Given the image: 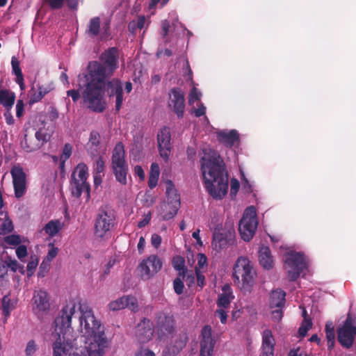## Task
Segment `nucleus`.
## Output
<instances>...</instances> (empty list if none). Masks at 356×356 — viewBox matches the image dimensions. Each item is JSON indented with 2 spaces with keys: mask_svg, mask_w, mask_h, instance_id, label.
Segmentation results:
<instances>
[{
  "mask_svg": "<svg viewBox=\"0 0 356 356\" xmlns=\"http://www.w3.org/2000/svg\"><path fill=\"white\" fill-rule=\"evenodd\" d=\"M74 304L63 307L55 318L54 332L52 336L56 341L52 344L54 356H104L110 346L106 335L105 327L98 321L86 302H79V322L84 338L83 348L78 347V338L70 339L67 332L70 331L72 317L75 313Z\"/></svg>",
  "mask_w": 356,
  "mask_h": 356,
  "instance_id": "obj_1",
  "label": "nucleus"
},
{
  "mask_svg": "<svg viewBox=\"0 0 356 356\" xmlns=\"http://www.w3.org/2000/svg\"><path fill=\"white\" fill-rule=\"evenodd\" d=\"M119 49L109 47L101 54L99 61L88 63V74L78 76L79 88L84 87L82 97L92 111L101 113L105 109L103 100L105 81L119 67Z\"/></svg>",
  "mask_w": 356,
  "mask_h": 356,
  "instance_id": "obj_2",
  "label": "nucleus"
},
{
  "mask_svg": "<svg viewBox=\"0 0 356 356\" xmlns=\"http://www.w3.org/2000/svg\"><path fill=\"white\" fill-rule=\"evenodd\" d=\"M201 171L206 191L215 200H222L228 191V172L224 160L215 150H210L200 159Z\"/></svg>",
  "mask_w": 356,
  "mask_h": 356,
  "instance_id": "obj_3",
  "label": "nucleus"
},
{
  "mask_svg": "<svg viewBox=\"0 0 356 356\" xmlns=\"http://www.w3.org/2000/svg\"><path fill=\"white\" fill-rule=\"evenodd\" d=\"M256 272L250 261L245 257L237 259L233 268L234 284L244 294L250 293L255 283Z\"/></svg>",
  "mask_w": 356,
  "mask_h": 356,
  "instance_id": "obj_4",
  "label": "nucleus"
},
{
  "mask_svg": "<svg viewBox=\"0 0 356 356\" xmlns=\"http://www.w3.org/2000/svg\"><path fill=\"white\" fill-rule=\"evenodd\" d=\"M88 168L83 163H79L73 170L70 181V190L72 195L79 198L83 193H86V200L90 198V186L87 181Z\"/></svg>",
  "mask_w": 356,
  "mask_h": 356,
  "instance_id": "obj_5",
  "label": "nucleus"
},
{
  "mask_svg": "<svg viewBox=\"0 0 356 356\" xmlns=\"http://www.w3.org/2000/svg\"><path fill=\"white\" fill-rule=\"evenodd\" d=\"M115 220V211L111 207H99L94 221L95 235L100 238L107 236L114 227Z\"/></svg>",
  "mask_w": 356,
  "mask_h": 356,
  "instance_id": "obj_6",
  "label": "nucleus"
},
{
  "mask_svg": "<svg viewBox=\"0 0 356 356\" xmlns=\"http://www.w3.org/2000/svg\"><path fill=\"white\" fill-rule=\"evenodd\" d=\"M111 168L116 181L122 185H127L129 167L125 159L124 147L121 142L118 143L113 149Z\"/></svg>",
  "mask_w": 356,
  "mask_h": 356,
  "instance_id": "obj_7",
  "label": "nucleus"
},
{
  "mask_svg": "<svg viewBox=\"0 0 356 356\" xmlns=\"http://www.w3.org/2000/svg\"><path fill=\"white\" fill-rule=\"evenodd\" d=\"M356 336V316L348 312L341 327L337 329V339L347 349L351 348Z\"/></svg>",
  "mask_w": 356,
  "mask_h": 356,
  "instance_id": "obj_8",
  "label": "nucleus"
},
{
  "mask_svg": "<svg viewBox=\"0 0 356 356\" xmlns=\"http://www.w3.org/2000/svg\"><path fill=\"white\" fill-rule=\"evenodd\" d=\"M258 221L254 207L247 208L239 221L238 231L244 241H250L257 228Z\"/></svg>",
  "mask_w": 356,
  "mask_h": 356,
  "instance_id": "obj_9",
  "label": "nucleus"
},
{
  "mask_svg": "<svg viewBox=\"0 0 356 356\" xmlns=\"http://www.w3.org/2000/svg\"><path fill=\"white\" fill-rule=\"evenodd\" d=\"M155 328L160 340L167 339L176 330V321L173 315L159 312L155 316Z\"/></svg>",
  "mask_w": 356,
  "mask_h": 356,
  "instance_id": "obj_10",
  "label": "nucleus"
},
{
  "mask_svg": "<svg viewBox=\"0 0 356 356\" xmlns=\"http://www.w3.org/2000/svg\"><path fill=\"white\" fill-rule=\"evenodd\" d=\"M285 263L290 268L287 272L288 277L292 282L296 281L307 267L305 256L300 252L289 254Z\"/></svg>",
  "mask_w": 356,
  "mask_h": 356,
  "instance_id": "obj_11",
  "label": "nucleus"
},
{
  "mask_svg": "<svg viewBox=\"0 0 356 356\" xmlns=\"http://www.w3.org/2000/svg\"><path fill=\"white\" fill-rule=\"evenodd\" d=\"M162 267V261L157 255H150L143 259L139 264L138 269L140 277L143 280H149L157 273Z\"/></svg>",
  "mask_w": 356,
  "mask_h": 356,
  "instance_id": "obj_12",
  "label": "nucleus"
},
{
  "mask_svg": "<svg viewBox=\"0 0 356 356\" xmlns=\"http://www.w3.org/2000/svg\"><path fill=\"white\" fill-rule=\"evenodd\" d=\"M168 107L178 118H182L185 111L184 93L180 88H173L169 92Z\"/></svg>",
  "mask_w": 356,
  "mask_h": 356,
  "instance_id": "obj_13",
  "label": "nucleus"
},
{
  "mask_svg": "<svg viewBox=\"0 0 356 356\" xmlns=\"http://www.w3.org/2000/svg\"><path fill=\"white\" fill-rule=\"evenodd\" d=\"M101 19L99 17L91 18L86 29V35L90 38L99 37L101 40H107L110 36L109 24H105L101 32Z\"/></svg>",
  "mask_w": 356,
  "mask_h": 356,
  "instance_id": "obj_14",
  "label": "nucleus"
},
{
  "mask_svg": "<svg viewBox=\"0 0 356 356\" xmlns=\"http://www.w3.org/2000/svg\"><path fill=\"white\" fill-rule=\"evenodd\" d=\"M200 356H211L216 343V340L212 337V329L209 325H204L200 334Z\"/></svg>",
  "mask_w": 356,
  "mask_h": 356,
  "instance_id": "obj_15",
  "label": "nucleus"
},
{
  "mask_svg": "<svg viewBox=\"0 0 356 356\" xmlns=\"http://www.w3.org/2000/svg\"><path fill=\"white\" fill-rule=\"evenodd\" d=\"M15 196L20 198L26 191V175L20 166H14L11 170Z\"/></svg>",
  "mask_w": 356,
  "mask_h": 356,
  "instance_id": "obj_16",
  "label": "nucleus"
},
{
  "mask_svg": "<svg viewBox=\"0 0 356 356\" xmlns=\"http://www.w3.org/2000/svg\"><path fill=\"white\" fill-rule=\"evenodd\" d=\"M188 341L187 332L181 331L172 337L171 343L163 350V356H176L186 346Z\"/></svg>",
  "mask_w": 356,
  "mask_h": 356,
  "instance_id": "obj_17",
  "label": "nucleus"
},
{
  "mask_svg": "<svg viewBox=\"0 0 356 356\" xmlns=\"http://www.w3.org/2000/svg\"><path fill=\"white\" fill-rule=\"evenodd\" d=\"M234 232L216 228L213 234L212 246L216 251L225 248L234 243Z\"/></svg>",
  "mask_w": 356,
  "mask_h": 356,
  "instance_id": "obj_18",
  "label": "nucleus"
},
{
  "mask_svg": "<svg viewBox=\"0 0 356 356\" xmlns=\"http://www.w3.org/2000/svg\"><path fill=\"white\" fill-rule=\"evenodd\" d=\"M170 131L168 127H164L157 134L158 148L160 156L168 161L171 152Z\"/></svg>",
  "mask_w": 356,
  "mask_h": 356,
  "instance_id": "obj_19",
  "label": "nucleus"
},
{
  "mask_svg": "<svg viewBox=\"0 0 356 356\" xmlns=\"http://www.w3.org/2000/svg\"><path fill=\"white\" fill-rule=\"evenodd\" d=\"M154 334L152 323L150 320L143 318L137 325L136 337L138 341L141 343H147L152 339Z\"/></svg>",
  "mask_w": 356,
  "mask_h": 356,
  "instance_id": "obj_20",
  "label": "nucleus"
},
{
  "mask_svg": "<svg viewBox=\"0 0 356 356\" xmlns=\"http://www.w3.org/2000/svg\"><path fill=\"white\" fill-rule=\"evenodd\" d=\"M34 307L33 310L40 312H46L49 309L50 304L48 294L43 290L35 291L33 295Z\"/></svg>",
  "mask_w": 356,
  "mask_h": 356,
  "instance_id": "obj_21",
  "label": "nucleus"
},
{
  "mask_svg": "<svg viewBox=\"0 0 356 356\" xmlns=\"http://www.w3.org/2000/svg\"><path fill=\"white\" fill-rule=\"evenodd\" d=\"M275 340L271 330H265L262 335V353L261 356L274 355Z\"/></svg>",
  "mask_w": 356,
  "mask_h": 356,
  "instance_id": "obj_22",
  "label": "nucleus"
},
{
  "mask_svg": "<svg viewBox=\"0 0 356 356\" xmlns=\"http://www.w3.org/2000/svg\"><path fill=\"white\" fill-rule=\"evenodd\" d=\"M218 140L227 147H232L239 140V135L236 130L229 131H220L217 133Z\"/></svg>",
  "mask_w": 356,
  "mask_h": 356,
  "instance_id": "obj_23",
  "label": "nucleus"
},
{
  "mask_svg": "<svg viewBox=\"0 0 356 356\" xmlns=\"http://www.w3.org/2000/svg\"><path fill=\"white\" fill-rule=\"evenodd\" d=\"M222 293L218 295L216 304L218 308L227 309L229 307L234 296L229 284H225L222 288Z\"/></svg>",
  "mask_w": 356,
  "mask_h": 356,
  "instance_id": "obj_24",
  "label": "nucleus"
},
{
  "mask_svg": "<svg viewBox=\"0 0 356 356\" xmlns=\"http://www.w3.org/2000/svg\"><path fill=\"white\" fill-rule=\"evenodd\" d=\"M286 293L277 289L271 292L269 299V305L270 308H283L286 302Z\"/></svg>",
  "mask_w": 356,
  "mask_h": 356,
  "instance_id": "obj_25",
  "label": "nucleus"
},
{
  "mask_svg": "<svg viewBox=\"0 0 356 356\" xmlns=\"http://www.w3.org/2000/svg\"><path fill=\"white\" fill-rule=\"evenodd\" d=\"M259 261L260 265L266 270L273 267V259L270 250L267 246L260 248L259 251Z\"/></svg>",
  "mask_w": 356,
  "mask_h": 356,
  "instance_id": "obj_26",
  "label": "nucleus"
},
{
  "mask_svg": "<svg viewBox=\"0 0 356 356\" xmlns=\"http://www.w3.org/2000/svg\"><path fill=\"white\" fill-rule=\"evenodd\" d=\"M15 101V94L6 89H0V104L6 110H11Z\"/></svg>",
  "mask_w": 356,
  "mask_h": 356,
  "instance_id": "obj_27",
  "label": "nucleus"
},
{
  "mask_svg": "<svg viewBox=\"0 0 356 356\" xmlns=\"http://www.w3.org/2000/svg\"><path fill=\"white\" fill-rule=\"evenodd\" d=\"M12 73L16 76L15 82L19 86L22 90L25 89L24 76L20 67V63L15 56L11 58Z\"/></svg>",
  "mask_w": 356,
  "mask_h": 356,
  "instance_id": "obj_28",
  "label": "nucleus"
},
{
  "mask_svg": "<svg viewBox=\"0 0 356 356\" xmlns=\"http://www.w3.org/2000/svg\"><path fill=\"white\" fill-rule=\"evenodd\" d=\"M105 90L110 97L115 96L116 94L122 91V82L118 79H113L108 81H105L104 93Z\"/></svg>",
  "mask_w": 356,
  "mask_h": 356,
  "instance_id": "obj_29",
  "label": "nucleus"
},
{
  "mask_svg": "<svg viewBox=\"0 0 356 356\" xmlns=\"http://www.w3.org/2000/svg\"><path fill=\"white\" fill-rule=\"evenodd\" d=\"M63 224L59 220L49 221L43 228V230L50 237L56 236L63 228Z\"/></svg>",
  "mask_w": 356,
  "mask_h": 356,
  "instance_id": "obj_30",
  "label": "nucleus"
},
{
  "mask_svg": "<svg viewBox=\"0 0 356 356\" xmlns=\"http://www.w3.org/2000/svg\"><path fill=\"white\" fill-rule=\"evenodd\" d=\"M166 195L168 202L177 203V201L178 203H180L179 195L177 193L175 186L171 180L166 181Z\"/></svg>",
  "mask_w": 356,
  "mask_h": 356,
  "instance_id": "obj_31",
  "label": "nucleus"
},
{
  "mask_svg": "<svg viewBox=\"0 0 356 356\" xmlns=\"http://www.w3.org/2000/svg\"><path fill=\"white\" fill-rule=\"evenodd\" d=\"M179 206L180 203H178L177 201V203L167 202L165 204L163 205V210L166 211V212L163 215L162 219L163 220H168L174 218L177 213Z\"/></svg>",
  "mask_w": 356,
  "mask_h": 356,
  "instance_id": "obj_32",
  "label": "nucleus"
},
{
  "mask_svg": "<svg viewBox=\"0 0 356 356\" xmlns=\"http://www.w3.org/2000/svg\"><path fill=\"white\" fill-rule=\"evenodd\" d=\"M17 302L15 300H11L9 295H6L1 300V309L3 314L7 317L10 315V312L15 308Z\"/></svg>",
  "mask_w": 356,
  "mask_h": 356,
  "instance_id": "obj_33",
  "label": "nucleus"
},
{
  "mask_svg": "<svg viewBox=\"0 0 356 356\" xmlns=\"http://www.w3.org/2000/svg\"><path fill=\"white\" fill-rule=\"evenodd\" d=\"M2 266L3 268H8L13 272H19L22 274L24 273V266L20 265L17 260L12 259L10 257H7L4 261H3Z\"/></svg>",
  "mask_w": 356,
  "mask_h": 356,
  "instance_id": "obj_34",
  "label": "nucleus"
},
{
  "mask_svg": "<svg viewBox=\"0 0 356 356\" xmlns=\"http://www.w3.org/2000/svg\"><path fill=\"white\" fill-rule=\"evenodd\" d=\"M173 268L179 271V275L185 277L187 273V268L185 267V260L184 257L181 256H175L173 257L172 261Z\"/></svg>",
  "mask_w": 356,
  "mask_h": 356,
  "instance_id": "obj_35",
  "label": "nucleus"
},
{
  "mask_svg": "<svg viewBox=\"0 0 356 356\" xmlns=\"http://www.w3.org/2000/svg\"><path fill=\"white\" fill-rule=\"evenodd\" d=\"M22 146L23 149L27 152H31L39 149L41 147V143L33 142V139H29L27 135L24 136V140L22 141Z\"/></svg>",
  "mask_w": 356,
  "mask_h": 356,
  "instance_id": "obj_36",
  "label": "nucleus"
},
{
  "mask_svg": "<svg viewBox=\"0 0 356 356\" xmlns=\"http://www.w3.org/2000/svg\"><path fill=\"white\" fill-rule=\"evenodd\" d=\"M145 16H139L137 20H133L128 24V29L131 33H134L136 30L144 28L145 23Z\"/></svg>",
  "mask_w": 356,
  "mask_h": 356,
  "instance_id": "obj_37",
  "label": "nucleus"
},
{
  "mask_svg": "<svg viewBox=\"0 0 356 356\" xmlns=\"http://www.w3.org/2000/svg\"><path fill=\"white\" fill-rule=\"evenodd\" d=\"M126 304V308L129 310L136 312L138 311V303L136 297L133 296H124Z\"/></svg>",
  "mask_w": 356,
  "mask_h": 356,
  "instance_id": "obj_38",
  "label": "nucleus"
},
{
  "mask_svg": "<svg viewBox=\"0 0 356 356\" xmlns=\"http://www.w3.org/2000/svg\"><path fill=\"white\" fill-rule=\"evenodd\" d=\"M1 215H3L5 218L1 226L2 232L3 234L11 232L14 228L12 220L9 218L7 213L1 212Z\"/></svg>",
  "mask_w": 356,
  "mask_h": 356,
  "instance_id": "obj_39",
  "label": "nucleus"
},
{
  "mask_svg": "<svg viewBox=\"0 0 356 356\" xmlns=\"http://www.w3.org/2000/svg\"><path fill=\"white\" fill-rule=\"evenodd\" d=\"M125 297L124 296L111 302L108 305V307L111 311H118L126 308V304L124 303Z\"/></svg>",
  "mask_w": 356,
  "mask_h": 356,
  "instance_id": "obj_40",
  "label": "nucleus"
},
{
  "mask_svg": "<svg viewBox=\"0 0 356 356\" xmlns=\"http://www.w3.org/2000/svg\"><path fill=\"white\" fill-rule=\"evenodd\" d=\"M312 323L311 319H304L301 325L298 328V334L301 338L305 337L307 332L312 328Z\"/></svg>",
  "mask_w": 356,
  "mask_h": 356,
  "instance_id": "obj_41",
  "label": "nucleus"
},
{
  "mask_svg": "<svg viewBox=\"0 0 356 356\" xmlns=\"http://www.w3.org/2000/svg\"><path fill=\"white\" fill-rule=\"evenodd\" d=\"M31 96L29 101V104L30 105H33L40 100L45 96L40 90L38 89L35 91L34 90V88L33 87L31 90Z\"/></svg>",
  "mask_w": 356,
  "mask_h": 356,
  "instance_id": "obj_42",
  "label": "nucleus"
},
{
  "mask_svg": "<svg viewBox=\"0 0 356 356\" xmlns=\"http://www.w3.org/2000/svg\"><path fill=\"white\" fill-rule=\"evenodd\" d=\"M36 142L40 143L41 146L46 142H47L50 138V136L43 129H39L35 132V134Z\"/></svg>",
  "mask_w": 356,
  "mask_h": 356,
  "instance_id": "obj_43",
  "label": "nucleus"
},
{
  "mask_svg": "<svg viewBox=\"0 0 356 356\" xmlns=\"http://www.w3.org/2000/svg\"><path fill=\"white\" fill-rule=\"evenodd\" d=\"M38 89L40 90L44 95L54 90V84L53 81H49L43 84H38Z\"/></svg>",
  "mask_w": 356,
  "mask_h": 356,
  "instance_id": "obj_44",
  "label": "nucleus"
},
{
  "mask_svg": "<svg viewBox=\"0 0 356 356\" xmlns=\"http://www.w3.org/2000/svg\"><path fill=\"white\" fill-rule=\"evenodd\" d=\"M72 149H73V147L71 144L65 143L63 147L62 154L60 156V159H63V160H66V161L67 159H69L70 158V156H72Z\"/></svg>",
  "mask_w": 356,
  "mask_h": 356,
  "instance_id": "obj_45",
  "label": "nucleus"
},
{
  "mask_svg": "<svg viewBox=\"0 0 356 356\" xmlns=\"http://www.w3.org/2000/svg\"><path fill=\"white\" fill-rule=\"evenodd\" d=\"M49 250L44 260L51 262L56 257L58 252V248L55 247L52 243H49Z\"/></svg>",
  "mask_w": 356,
  "mask_h": 356,
  "instance_id": "obj_46",
  "label": "nucleus"
},
{
  "mask_svg": "<svg viewBox=\"0 0 356 356\" xmlns=\"http://www.w3.org/2000/svg\"><path fill=\"white\" fill-rule=\"evenodd\" d=\"M50 263L46 260H44L39 268V270L38 272V276L39 277H44L46 274L48 273L50 268Z\"/></svg>",
  "mask_w": 356,
  "mask_h": 356,
  "instance_id": "obj_47",
  "label": "nucleus"
},
{
  "mask_svg": "<svg viewBox=\"0 0 356 356\" xmlns=\"http://www.w3.org/2000/svg\"><path fill=\"white\" fill-rule=\"evenodd\" d=\"M173 288L177 295H181L184 291V282L180 277H177L173 281Z\"/></svg>",
  "mask_w": 356,
  "mask_h": 356,
  "instance_id": "obj_48",
  "label": "nucleus"
},
{
  "mask_svg": "<svg viewBox=\"0 0 356 356\" xmlns=\"http://www.w3.org/2000/svg\"><path fill=\"white\" fill-rule=\"evenodd\" d=\"M89 143L95 147H97L100 144V135L97 131L90 132Z\"/></svg>",
  "mask_w": 356,
  "mask_h": 356,
  "instance_id": "obj_49",
  "label": "nucleus"
},
{
  "mask_svg": "<svg viewBox=\"0 0 356 356\" xmlns=\"http://www.w3.org/2000/svg\"><path fill=\"white\" fill-rule=\"evenodd\" d=\"M4 241L8 245H17L21 243L20 236L15 234L7 236Z\"/></svg>",
  "mask_w": 356,
  "mask_h": 356,
  "instance_id": "obj_50",
  "label": "nucleus"
},
{
  "mask_svg": "<svg viewBox=\"0 0 356 356\" xmlns=\"http://www.w3.org/2000/svg\"><path fill=\"white\" fill-rule=\"evenodd\" d=\"M239 188V181L236 179L232 178L230 181V195L232 197L235 196L238 193Z\"/></svg>",
  "mask_w": 356,
  "mask_h": 356,
  "instance_id": "obj_51",
  "label": "nucleus"
},
{
  "mask_svg": "<svg viewBox=\"0 0 356 356\" xmlns=\"http://www.w3.org/2000/svg\"><path fill=\"white\" fill-rule=\"evenodd\" d=\"M38 264V259H33L28 262L26 266L27 275L31 277L33 275Z\"/></svg>",
  "mask_w": 356,
  "mask_h": 356,
  "instance_id": "obj_52",
  "label": "nucleus"
},
{
  "mask_svg": "<svg viewBox=\"0 0 356 356\" xmlns=\"http://www.w3.org/2000/svg\"><path fill=\"white\" fill-rule=\"evenodd\" d=\"M195 275L197 280V284L198 286L200 287V289H202L205 285V277L201 273L200 269L197 268V267H195Z\"/></svg>",
  "mask_w": 356,
  "mask_h": 356,
  "instance_id": "obj_53",
  "label": "nucleus"
},
{
  "mask_svg": "<svg viewBox=\"0 0 356 356\" xmlns=\"http://www.w3.org/2000/svg\"><path fill=\"white\" fill-rule=\"evenodd\" d=\"M36 350H37V345L35 344V341L31 340L28 342V343L26 345V347L25 349L26 355L27 356H31L32 355H33L35 353Z\"/></svg>",
  "mask_w": 356,
  "mask_h": 356,
  "instance_id": "obj_54",
  "label": "nucleus"
},
{
  "mask_svg": "<svg viewBox=\"0 0 356 356\" xmlns=\"http://www.w3.org/2000/svg\"><path fill=\"white\" fill-rule=\"evenodd\" d=\"M104 166H105V163H104V159L102 156H99L97 159V160L96 161L95 168V174L102 173L104 170Z\"/></svg>",
  "mask_w": 356,
  "mask_h": 356,
  "instance_id": "obj_55",
  "label": "nucleus"
},
{
  "mask_svg": "<svg viewBox=\"0 0 356 356\" xmlns=\"http://www.w3.org/2000/svg\"><path fill=\"white\" fill-rule=\"evenodd\" d=\"M325 330L327 339H335L334 329L332 323H326Z\"/></svg>",
  "mask_w": 356,
  "mask_h": 356,
  "instance_id": "obj_56",
  "label": "nucleus"
},
{
  "mask_svg": "<svg viewBox=\"0 0 356 356\" xmlns=\"http://www.w3.org/2000/svg\"><path fill=\"white\" fill-rule=\"evenodd\" d=\"M24 104L22 99H18L16 104V115L21 118L24 114Z\"/></svg>",
  "mask_w": 356,
  "mask_h": 356,
  "instance_id": "obj_57",
  "label": "nucleus"
},
{
  "mask_svg": "<svg viewBox=\"0 0 356 356\" xmlns=\"http://www.w3.org/2000/svg\"><path fill=\"white\" fill-rule=\"evenodd\" d=\"M16 254L19 259L24 258L27 254V248L24 245H19L16 249Z\"/></svg>",
  "mask_w": 356,
  "mask_h": 356,
  "instance_id": "obj_58",
  "label": "nucleus"
},
{
  "mask_svg": "<svg viewBox=\"0 0 356 356\" xmlns=\"http://www.w3.org/2000/svg\"><path fill=\"white\" fill-rule=\"evenodd\" d=\"M135 356H155V354L148 348H140L136 352Z\"/></svg>",
  "mask_w": 356,
  "mask_h": 356,
  "instance_id": "obj_59",
  "label": "nucleus"
},
{
  "mask_svg": "<svg viewBox=\"0 0 356 356\" xmlns=\"http://www.w3.org/2000/svg\"><path fill=\"white\" fill-rule=\"evenodd\" d=\"M115 111H120L123 102V90L115 95Z\"/></svg>",
  "mask_w": 356,
  "mask_h": 356,
  "instance_id": "obj_60",
  "label": "nucleus"
},
{
  "mask_svg": "<svg viewBox=\"0 0 356 356\" xmlns=\"http://www.w3.org/2000/svg\"><path fill=\"white\" fill-rule=\"evenodd\" d=\"M283 317L282 308H277L272 312V318L274 321L279 322Z\"/></svg>",
  "mask_w": 356,
  "mask_h": 356,
  "instance_id": "obj_61",
  "label": "nucleus"
},
{
  "mask_svg": "<svg viewBox=\"0 0 356 356\" xmlns=\"http://www.w3.org/2000/svg\"><path fill=\"white\" fill-rule=\"evenodd\" d=\"M216 314L218 316V318H220V322L222 323H223V324L226 323L227 318V312L225 311V309L223 308H218L216 311Z\"/></svg>",
  "mask_w": 356,
  "mask_h": 356,
  "instance_id": "obj_62",
  "label": "nucleus"
},
{
  "mask_svg": "<svg viewBox=\"0 0 356 356\" xmlns=\"http://www.w3.org/2000/svg\"><path fill=\"white\" fill-rule=\"evenodd\" d=\"M201 97V93L196 88H193L190 92L189 103L191 104L194 100H199Z\"/></svg>",
  "mask_w": 356,
  "mask_h": 356,
  "instance_id": "obj_63",
  "label": "nucleus"
},
{
  "mask_svg": "<svg viewBox=\"0 0 356 356\" xmlns=\"http://www.w3.org/2000/svg\"><path fill=\"white\" fill-rule=\"evenodd\" d=\"M48 117L49 119L52 122L57 120L59 117V113L57 108L55 107H50L49 111L48 113Z\"/></svg>",
  "mask_w": 356,
  "mask_h": 356,
  "instance_id": "obj_64",
  "label": "nucleus"
}]
</instances>
